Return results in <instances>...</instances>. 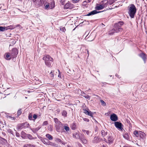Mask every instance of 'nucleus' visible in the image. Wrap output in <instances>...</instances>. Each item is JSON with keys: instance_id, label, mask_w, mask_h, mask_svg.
Returning a JSON list of instances; mask_svg holds the SVG:
<instances>
[{"instance_id": "09e8293b", "label": "nucleus", "mask_w": 147, "mask_h": 147, "mask_svg": "<svg viewBox=\"0 0 147 147\" xmlns=\"http://www.w3.org/2000/svg\"><path fill=\"white\" fill-rule=\"evenodd\" d=\"M50 74L51 75V76L52 77H54V75L53 74V73L52 71H51V73H50Z\"/></svg>"}, {"instance_id": "dca6fc26", "label": "nucleus", "mask_w": 147, "mask_h": 147, "mask_svg": "<svg viewBox=\"0 0 147 147\" xmlns=\"http://www.w3.org/2000/svg\"><path fill=\"white\" fill-rule=\"evenodd\" d=\"M95 8L97 10H100L103 9L104 8L103 7L102 5L100 4H97Z\"/></svg>"}, {"instance_id": "9d476101", "label": "nucleus", "mask_w": 147, "mask_h": 147, "mask_svg": "<svg viewBox=\"0 0 147 147\" xmlns=\"http://www.w3.org/2000/svg\"><path fill=\"white\" fill-rule=\"evenodd\" d=\"M83 112L86 115L91 116L92 117H93V113L90 111L87 110L86 109H84Z\"/></svg>"}, {"instance_id": "79ce46f5", "label": "nucleus", "mask_w": 147, "mask_h": 147, "mask_svg": "<svg viewBox=\"0 0 147 147\" xmlns=\"http://www.w3.org/2000/svg\"><path fill=\"white\" fill-rule=\"evenodd\" d=\"M28 137L29 139H32L33 138L32 136L30 134L28 135Z\"/></svg>"}, {"instance_id": "473e14b6", "label": "nucleus", "mask_w": 147, "mask_h": 147, "mask_svg": "<svg viewBox=\"0 0 147 147\" xmlns=\"http://www.w3.org/2000/svg\"><path fill=\"white\" fill-rule=\"evenodd\" d=\"M107 139L109 142H111L113 141L112 138L110 136L107 137Z\"/></svg>"}, {"instance_id": "7c9ffc66", "label": "nucleus", "mask_w": 147, "mask_h": 147, "mask_svg": "<svg viewBox=\"0 0 147 147\" xmlns=\"http://www.w3.org/2000/svg\"><path fill=\"white\" fill-rule=\"evenodd\" d=\"M7 28H6L5 27H3L2 26L0 27V31H5V30H7Z\"/></svg>"}, {"instance_id": "72a5a7b5", "label": "nucleus", "mask_w": 147, "mask_h": 147, "mask_svg": "<svg viewBox=\"0 0 147 147\" xmlns=\"http://www.w3.org/2000/svg\"><path fill=\"white\" fill-rule=\"evenodd\" d=\"M100 102L101 103V105L103 106H105L106 105V104L105 102L102 100H100Z\"/></svg>"}, {"instance_id": "ea45409f", "label": "nucleus", "mask_w": 147, "mask_h": 147, "mask_svg": "<svg viewBox=\"0 0 147 147\" xmlns=\"http://www.w3.org/2000/svg\"><path fill=\"white\" fill-rule=\"evenodd\" d=\"M37 117V115H36V114H34L33 116V118L34 119H33V120H35V119H36Z\"/></svg>"}, {"instance_id": "13d9d810", "label": "nucleus", "mask_w": 147, "mask_h": 147, "mask_svg": "<svg viewBox=\"0 0 147 147\" xmlns=\"http://www.w3.org/2000/svg\"><path fill=\"white\" fill-rule=\"evenodd\" d=\"M18 135H19V134H17V133L16 134L17 136H18Z\"/></svg>"}, {"instance_id": "a18cd8bd", "label": "nucleus", "mask_w": 147, "mask_h": 147, "mask_svg": "<svg viewBox=\"0 0 147 147\" xmlns=\"http://www.w3.org/2000/svg\"><path fill=\"white\" fill-rule=\"evenodd\" d=\"M58 71L59 72V74L58 75V77L59 78H61V72H60L59 70H58Z\"/></svg>"}, {"instance_id": "9b49d317", "label": "nucleus", "mask_w": 147, "mask_h": 147, "mask_svg": "<svg viewBox=\"0 0 147 147\" xmlns=\"http://www.w3.org/2000/svg\"><path fill=\"white\" fill-rule=\"evenodd\" d=\"M110 119L112 121H115L117 120L118 117L116 114H113L111 115Z\"/></svg>"}, {"instance_id": "c85d7f7f", "label": "nucleus", "mask_w": 147, "mask_h": 147, "mask_svg": "<svg viewBox=\"0 0 147 147\" xmlns=\"http://www.w3.org/2000/svg\"><path fill=\"white\" fill-rule=\"evenodd\" d=\"M82 96L87 99H90V96L84 93H83Z\"/></svg>"}, {"instance_id": "5fc2aeb1", "label": "nucleus", "mask_w": 147, "mask_h": 147, "mask_svg": "<svg viewBox=\"0 0 147 147\" xmlns=\"http://www.w3.org/2000/svg\"><path fill=\"white\" fill-rule=\"evenodd\" d=\"M22 135H23V134H24V135H25V134H25V133L24 132H22Z\"/></svg>"}, {"instance_id": "603ef678", "label": "nucleus", "mask_w": 147, "mask_h": 147, "mask_svg": "<svg viewBox=\"0 0 147 147\" xmlns=\"http://www.w3.org/2000/svg\"><path fill=\"white\" fill-rule=\"evenodd\" d=\"M29 146V145L28 144L25 145L24 146V147H28Z\"/></svg>"}, {"instance_id": "864d4df0", "label": "nucleus", "mask_w": 147, "mask_h": 147, "mask_svg": "<svg viewBox=\"0 0 147 147\" xmlns=\"http://www.w3.org/2000/svg\"><path fill=\"white\" fill-rule=\"evenodd\" d=\"M98 130V129L97 127L95 128V131L97 132Z\"/></svg>"}, {"instance_id": "de8ad7c7", "label": "nucleus", "mask_w": 147, "mask_h": 147, "mask_svg": "<svg viewBox=\"0 0 147 147\" xmlns=\"http://www.w3.org/2000/svg\"><path fill=\"white\" fill-rule=\"evenodd\" d=\"M83 120L84 121H86L87 122H88L89 121V120L88 119L86 118H84L83 119Z\"/></svg>"}, {"instance_id": "393cba45", "label": "nucleus", "mask_w": 147, "mask_h": 147, "mask_svg": "<svg viewBox=\"0 0 147 147\" xmlns=\"http://www.w3.org/2000/svg\"><path fill=\"white\" fill-rule=\"evenodd\" d=\"M134 134L136 137H138L139 136V132H138L137 131H135L134 132Z\"/></svg>"}, {"instance_id": "20e7f679", "label": "nucleus", "mask_w": 147, "mask_h": 147, "mask_svg": "<svg viewBox=\"0 0 147 147\" xmlns=\"http://www.w3.org/2000/svg\"><path fill=\"white\" fill-rule=\"evenodd\" d=\"M136 12L135 6L134 4H131L129 9L128 13L131 18H134Z\"/></svg>"}, {"instance_id": "58836bf2", "label": "nucleus", "mask_w": 147, "mask_h": 147, "mask_svg": "<svg viewBox=\"0 0 147 147\" xmlns=\"http://www.w3.org/2000/svg\"><path fill=\"white\" fill-rule=\"evenodd\" d=\"M64 128L66 131H68L69 130V128L67 126H64Z\"/></svg>"}, {"instance_id": "a878e982", "label": "nucleus", "mask_w": 147, "mask_h": 147, "mask_svg": "<svg viewBox=\"0 0 147 147\" xmlns=\"http://www.w3.org/2000/svg\"><path fill=\"white\" fill-rule=\"evenodd\" d=\"M82 131L85 134H86L88 135H89L90 133H91V132L90 131H89L86 130H82Z\"/></svg>"}, {"instance_id": "2eb2a0df", "label": "nucleus", "mask_w": 147, "mask_h": 147, "mask_svg": "<svg viewBox=\"0 0 147 147\" xmlns=\"http://www.w3.org/2000/svg\"><path fill=\"white\" fill-rule=\"evenodd\" d=\"M100 11L98 12L96 10H94V11H93L90 13H89L88 14L86 15V16H90L91 15H94L95 14H96L100 12Z\"/></svg>"}, {"instance_id": "8fccbe9b", "label": "nucleus", "mask_w": 147, "mask_h": 147, "mask_svg": "<svg viewBox=\"0 0 147 147\" xmlns=\"http://www.w3.org/2000/svg\"><path fill=\"white\" fill-rule=\"evenodd\" d=\"M12 41V42H13V44H15L16 43V41L15 40H14L13 39H12L11 40Z\"/></svg>"}, {"instance_id": "1a4fd4ad", "label": "nucleus", "mask_w": 147, "mask_h": 147, "mask_svg": "<svg viewBox=\"0 0 147 147\" xmlns=\"http://www.w3.org/2000/svg\"><path fill=\"white\" fill-rule=\"evenodd\" d=\"M114 123L116 128L120 130H122L123 128L122 127V124L121 123L117 121L114 122Z\"/></svg>"}, {"instance_id": "bf43d9fd", "label": "nucleus", "mask_w": 147, "mask_h": 147, "mask_svg": "<svg viewBox=\"0 0 147 147\" xmlns=\"http://www.w3.org/2000/svg\"><path fill=\"white\" fill-rule=\"evenodd\" d=\"M18 135H19V134H17V133L16 134L17 136H18Z\"/></svg>"}, {"instance_id": "f8f14e48", "label": "nucleus", "mask_w": 147, "mask_h": 147, "mask_svg": "<svg viewBox=\"0 0 147 147\" xmlns=\"http://www.w3.org/2000/svg\"><path fill=\"white\" fill-rule=\"evenodd\" d=\"M100 4L102 5L104 8L107 7L108 5L107 0H103L101 2Z\"/></svg>"}, {"instance_id": "f03ea898", "label": "nucleus", "mask_w": 147, "mask_h": 147, "mask_svg": "<svg viewBox=\"0 0 147 147\" xmlns=\"http://www.w3.org/2000/svg\"><path fill=\"white\" fill-rule=\"evenodd\" d=\"M43 1V4L46 10L52 9L55 7V2L53 0L48 1L47 0H42Z\"/></svg>"}, {"instance_id": "4c0bfd02", "label": "nucleus", "mask_w": 147, "mask_h": 147, "mask_svg": "<svg viewBox=\"0 0 147 147\" xmlns=\"http://www.w3.org/2000/svg\"><path fill=\"white\" fill-rule=\"evenodd\" d=\"M87 2L86 1H84L82 4V5L83 6H85L87 5Z\"/></svg>"}, {"instance_id": "a19ab883", "label": "nucleus", "mask_w": 147, "mask_h": 147, "mask_svg": "<svg viewBox=\"0 0 147 147\" xmlns=\"http://www.w3.org/2000/svg\"><path fill=\"white\" fill-rule=\"evenodd\" d=\"M8 29H13L15 28L16 27L15 26H10L8 27Z\"/></svg>"}, {"instance_id": "cd10ccee", "label": "nucleus", "mask_w": 147, "mask_h": 147, "mask_svg": "<svg viewBox=\"0 0 147 147\" xmlns=\"http://www.w3.org/2000/svg\"><path fill=\"white\" fill-rule=\"evenodd\" d=\"M81 141L84 144H86L87 142V141L86 139H85V138H83L81 139Z\"/></svg>"}, {"instance_id": "f257e3e1", "label": "nucleus", "mask_w": 147, "mask_h": 147, "mask_svg": "<svg viewBox=\"0 0 147 147\" xmlns=\"http://www.w3.org/2000/svg\"><path fill=\"white\" fill-rule=\"evenodd\" d=\"M123 23L122 22H119L118 23L115 24L114 26V29L109 32V34L112 35L115 32H118L122 30L121 26L123 25Z\"/></svg>"}, {"instance_id": "e433bc0d", "label": "nucleus", "mask_w": 147, "mask_h": 147, "mask_svg": "<svg viewBox=\"0 0 147 147\" xmlns=\"http://www.w3.org/2000/svg\"><path fill=\"white\" fill-rule=\"evenodd\" d=\"M60 30L61 31L64 32L65 31L66 29L64 27H61L60 28Z\"/></svg>"}, {"instance_id": "3c124183", "label": "nucleus", "mask_w": 147, "mask_h": 147, "mask_svg": "<svg viewBox=\"0 0 147 147\" xmlns=\"http://www.w3.org/2000/svg\"><path fill=\"white\" fill-rule=\"evenodd\" d=\"M10 117L11 118V119L12 120H14V117Z\"/></svg>"}, {"instance_id": "5701e85b", "label": "nucleus", "mask_w": 147, "mask_h": 147, "mask_svg": "<svg viewBox=\"0 0 147 147\" xmlns=\"http://www.w3.org/2000/svg\"><path fill=\"white\" fill-rule=\"evenodd\" d=\"M123 137L125 139L128 140L129 138V137L128 134L125 133L123 135Z\"/></svg>"}, {"instance_id": "f704fd0d", "label": "nucleus", "mask_w": 147, "mask_h": 147, "mask_svg": "<svg viewBox=\"0 0 147 147\" xmlns=\"http://www.w3.org/2000/svg\"><path fill=\"white\" fill-rule=\"evenodd\" d=\"M32 115L31 113H30L28 116V119L30 120H32Z\"/></svg>"}, {"instance_id": "0eeeda50", "label": "nucleus", "mask_w": 147, "mask_h": 147, "mask_svg": "<svg viewBox=\"0 0 147 147\" xmlns=\"http://www.w3.org/2000/svg\"><path fill=\"white\" fill-rule=\"evenodd\" d=\"M29 126V124L27 122H26L18 125V128L19 129H22L23 128L25 129L26 128H28Z\"/></svg>"}, {"instance_id": "4be33fe9", "label": "nucleus", "mask_w": 147, "mask_h": 147, "mask_svg": "<svg viewBox=\"0 0 147 147\" xmlns=\"http://www.w3.org/2000/svg\"><path fill=\"white\" fill-rule=\"evenodd\" d=\"M46 137L48 138L50 140H52L53 139V137L51 135L49 134H47L46 135Z\"/></svg>"}, {"instance_id": "49530a36", "label": "nucleus", "mask_w": 147, "mask_h": 147, "mask_svg": "<svg viewBox=\"0 0 147 147\" xmlns=\"http://www.w3.org/2000/svg\"><path fill=\"white\" fill-rule=\"evenodd\" d=\"M48 129L49 130H50L51 131L53 130L52 127L51 126L50 127H48Z\"/></svg>"}, {"instance_id": "4468645a", "label": "nucleus", "mask_w": 147, "mask_h": 147, "mask_svg": "<svg viewBox=\"0 0 147 147\" xmlns=\"http://www.w3.org/2000/svg\"><path fill=\"white\" fill-rule=\"evenodd\" d=\"M34 3L36 5L40 6L42 4H43V1L42 0H37Z\"/></svg>"}, {"instance_id": "a211bd4d", "label": "nucleus", "mask_w": 147, "mask_h": 147, "mask_svg": "<svg viewBox=\"0 0 147 147\" xmlns=\"http://www.w3.org/2000/svg\"><path fill=\"white\" fill-rule=\"evenodd\" d=\"M101 134L103 137H105L107 135V131L102 130L101 131Z\"/></svg>"}, {"instance_id": "bb28decb", "label": "nucleus", "mask_w": 147, "mask_h": 147, "mask_svg": "<svg viewBox=\"0 0 147 147\" xmlns=\"http://www.w3.org/2000/svg\"><path fill=\"white\" fill-rule=\"evenodd\" d=\"M5 55L6 58H8L10 57L8 59H10L11 58H10V53H7L5 54Z\"/></svg>"}, {"instance_id": "c03bdc74", "label": "nucleus", "mask_w": 147, "mask_h": 147, "mask_svg": "<svg viewBox=\"0 0 147 147\" xmlns=\"http://www.w3.org/2000/svg\"><path fill=\"white\" fill-rule=\"evenodd\" d=\"M80 0H72L73 3H76L78 2Z\"/></svg>"}, {"instance_id": "2f4dec72", "label": "nucleus", "mask_w": 147, "mask_h": 147, "mask_svg": "<svg viewBox=\"0 0 147 147\" xmlns=\"http://www.w3.org/2000/svg\"><path fill=\"white\" fill-rule=\"evenodd\" d=\"M94 140L96 142H98L99 140V138L97 136H95L94 138Z\"/></svg>"}, {"instance_id": "b1692460", "label": "nucleus", "mask_w": 147, "mask_h": 147, "mask_svg": "<svg viewBox=\"0 0 147 147\" xmlns=\"http://www.w3.org/2000/svg\"><path fill=\"white\" fill-rule=\"evenodd\" d=\"M71 129L73 130H74L76 129V124L73 123L71 125Z\"/></svg>"}, {"instance_id": "37998d69", "label": "nucleus", "mask_w": 147, "mask_h": 147, "mask_svg": "<svg viewBox=\"0 0 147 147\" xmlns=\"http://www.w3.org/2000/svg\"><path fill=\"white\" fill-rule=\"evenodd\" d=\"M48 124V122L47 121H45L42 124L43 125H47Z\"/></svg>"}, {"instance_id": "052dcab7", "label": "nucleus", "mask_w": 147, "mask_h": 147, "mask_svg": "<svg viewBox=\"0 0 147 147\" xmlns=\"http://www.w3.org/2000/svg\"><path fill=\"white\" fill-rule=\"evenodd\" d=\"M91 36H90V37H91Z\"/></svg>"}, {"instance_id": "c9c22d12", "label": "nucleus", "mask_w": 147, "mask_h": 147, "mask_svg": "<svg viewBox=\"0 0 147 147\" xmlns=\"http://www.w3.org/2000/svg\"><path fill=\"white\" fill-rule=\"evenodd\" d=\"M22 113V111L21 109L18 110L17 112L18 116H19Z\"/></svg>"}, {"instance_id": "6e6552de", "label": "nucleus", "mask_w": 147, "mask_h": 147, "mask_svg": "<svg viewBox=\"0 0 147 147\" xmlns=\"http://www.w3.org/2000/svg\"><path fill=\"white\" fill-rule=\"evenodd\" d=\"M74 7L73 4L71 3L70 2H68L65 5V8L67 9H72Z\"/></svg>"}, {"instance_id": "f3484780", "label": "nucleus", "mask_w": 147, "mask_h": 147, "mask_svg": "<svg viewBox=\"0 0 147 147\" xmlns=\"http://www.w3.org/2000/svg\"><path fill=\"white\" fill-rule=\"evenodd\" d=\"M73 136L76 139H79L80 138L79 132H76L74 133L73 134Z\"/></svg>"}, {"instance_id": "412c9836", "label": "nucleus", "mask_w": 147, "mask_h": 147, "mask_svg": "<svg viewBox=\"0 0 147 147\" xmlns=\"http://www.w3.org/2000/svg\"><path fill=\"white\" fill-rule=\"evenodd\" d=\"M107 1L108 4L111 5L113 3H114L116 0H107Z\"/></svg>"}, {"instance_id": "7ed1b4c3", "label": "nucleus", "mask_w": 147, "mask_h": 147, "mask_svg": "<svg viewBox=\"0 0 147 147\" xmlns=\"http://www.w3.org/2000/svg\"><path fill=\"white\" fill-rule=\"evenodd\" d=\"M42 59L45 61V64L47 66L50 67L51 66L53 59L49 55H47L44 56Z\"/></svg>"}, {"instance_id": "4d7b16f0", "label": "nucleus", "mask_w": 147, "mask_h": 147, "mask_svg": "<svg viewBox=\"0 0 147 147\" xmlns=\"http://www.w3.org/2000/svg\"><path fill=\"white\" fill-rule=\"evenodd\" d=\"M37 0H33V1L34 2V3L37 1Z\"/></svg>"}, {"instance_id": "ddd939ff", "label": "nucleus", "mask_w": 147, "mask_h": 147, "mask_svg": "<svg viewBox=\"0 0 147 147\" xmlns=\"http://www.w3.org/2000/svg\"><path fill=\"white\" fill-rule=\"evenodd\" d=\"M139 56L143 59L145 63H146V55L144 53H142L139 55Z\"/></svg>"}, {"instance_id": "6e6d98bb", "label": "nucleus", "mask_w": 147, "mask_h": 147, "mask_svg": "<svg viewBox=\"0 0 147 147\" xmlns=\"http://www.w3.org/2000/svg\"><path fill=\"white\" fill-rule=\"evenodd\" d=\"M91 1V0H88V1L87 2V3H89Z\"/></svg>"}, {"instance_id": "39448f33", "label": "nucleus", "mask_w": 147, "mask_h": 147, "mask_svg": "<svg viewBox=\"0 0 147 147\" xmlns=\"http://www.w3.org/2000/svg\"><path fill=\"white\" fill-rule=\"evenodd\" d=\"M54 120L55 123V126L56 130L57 131H59L61 128V123L60 121H58V120L57 118H55Z\"/></svg>"}, {"instance_id": "c756f323", "label": "nucleus", "mask_w": 147, "mask_h": 147, "mask_svg": "<svg viewBox=\"0 0 147 147\" xmlns=\"http://www.w3.org/2000/svg\"><path fill=\"white\" fill-rule=\"evenodd\" d=\"M67 113L66 111H63L62 112V115L64 117H66L67 116Z\"/></svg>"}, {"instance_id": "423d86ee", "label": "nucleus", "mask_w": 147, "mask_h": 147, "mask_svg": "<svg viewBox=\"0 0 147 147\" xmlns=\"http://www.w3.org/2000/svg\"><path fill=\"white\" fill-rule=\"evenodd\" d=\"M10 58H15L16 57L18 54V51L17 49L16 48H13L10 53Z\"/></svg>"}, {"instance_id": "aec40b11", "label": "nucleus", "mask_w": 147, "mask_h": 147, "mask_svg": "<svg viewBox=\"0 0 147 147\" xmlns=\"http://www.w3.org/2000/svg\"><path fill=\"white\" fill-rule=\"evenodd\" d=\"M40 129L39 127H37V128H34L32 129H31V130L34 133H36Z\"/></svg>"}, {"instance_id": "6ab92c4d", "label": "nucleus", "mask_w": 147, "mask_h": 147, "mask_svg": "<svg viewBox=\"0 0 147 147\" xmlns=\"http://www.w3.org/2000/svg\"><path fill=\"white\" fill-rule=\"evenodd\" d=\"M139 135L141 138L143 139L145 138V134L144 133L140 131L139 132Z\"/></svg>"}]
</instances>
